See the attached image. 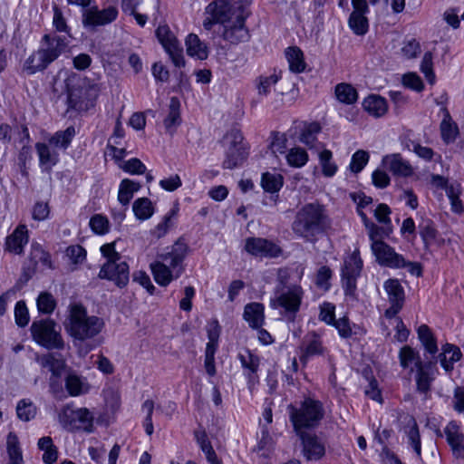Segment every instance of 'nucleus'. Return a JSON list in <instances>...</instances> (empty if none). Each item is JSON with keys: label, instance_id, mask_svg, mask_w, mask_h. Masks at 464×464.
<instances>
[{"label": "nucleus", "instance_id": "f257e3e1", "mask_svg": "<svg viewBox=\"0 0 464 464\" xmlns=\"http://www.w3.org/2000/svg\"><path fill=\"white\" fill-rule=\"evenodd\" d=\"M327 227V215L323 206L317 203L303 206L292 223L293 232L307 242H315L317 236L323 234Z\"/></svg>", "mask_w": 464, "mask_h": 464}, {"label": "nucleus", "instance_id": "f03ea898", "mask_svg": "<svg viewBox=\"0 0 464 464\" xmlns=\"http://www.w3.org/2000/svg\"><path fill=\"white\" fill-rule=\"evenodd\" d=\"M188 253V246L181 240L176 241L170 250L160 254L157 260L150 264L154 280L160 286H167L183 273L182 262Z\"/></svg>", "mask_w": 464, "mask_h": 464}, {"label": "nucleus", "instance_id": "7ed1b4c3", "mask_svg": "<svg viewBox=\"0 0 464 464\" xmlns=\"http://www.w3.org/2000/svg\"><path fill=\"white\" fill-rule=\"evenodd\" d=\"M104 327L102 318L88 315L86 309L74 304L70 307V314L65 328L74 341L84 342L92 340Z\"/></svg>", "mask_w": 464, "mask_h": 464}, {"label": "nucleus", "instance_id": "20e7f679", "mask_svg": "<svg viewBox=\"0 0 464 464\" xmlns=\"http://www.w3.org/2000/svg\"><path fill=\"white\" fill-rule=\"evenodd\" d=\"M288 411L296 433L317 427L324 415L322 402L309 397L305 398L299 407L289 405Z\"/></svg>", "mask_w": 464, "mask_h": 464}, {"label": "nucleus", "instance_id": "39448f33", "mask_svg": "<svg viewBox=\"0 0 464 464\" xmlns=\"http://www.w3.org/2000/svg\"><path fill=\"white\" fill-rule=\"evenodd\" d=\"M46 47L40 48L37 52L32 53L25 61L24 70L34 74L39 71L44 70L52 62L57 59L67 46L64 37L45 34L43 38Z\"/></svg>", "mask_w": 464, "mask_h": 464}, {"label": "nucleus", "instance_id": "423d86ee", "mask_svg": "<svg viewBox=\"0 0 464 464\" xmlns=\"http://www.w3.org/2000/svg\"><path fill=\"white\" fill-rule=\"evenodd\" d=\"M55 327L54 321L51 319L34 321L31 325V334L34 341L47 349H63L64 342L60 332Z\"/></svg>", "mask_w": 464, "mask_h": 464}, {"label": "nucleus", "instance_id": "0eeeda50", "mask_svg": "<svg viewBox=\"0 0 464 464\" xmlns=\"http://www.w3.org/2000/svg\"><path fill=\"white\" fill-rule=\"evenodd\" d=\"M303 295L304 291L298 285H293L287 289L275 288L270 306L273 309L282 308L285 314L295 315L300 309Z\"/></svg>", "mask_w": 464, "mask_h": 464}, {"label": "nucleus", "instance_id": "6e6552de", "mask_svg": "<svg viewBox=\"0 0 464 464\" xmlns=\"http://www.w3.org/2000/svg\"><path fill=\"white\" fill-rule=\"evenodd\" d=\"M362 268V260L358 250H354L344 259L342 267V285L346 296L356 297V282Z\"/></svg>", "mask_w": 464, "mask_h": 464}, {"label": "nucleus", "instance_id": "1a4fd4ad", "mask_svg": "<svg viewBox=\"0 0 464 464\" xmlns=\"http://www.w3.org/2000/svg\"><path fill=\"white\" fill-rule=\"evenodd\" d=\"M60 421L72 430H82L92 432L93 428V414L87 408L74 409L71 405L63 408Z\"/></svg>", "mask_w": 464, "mask_h": 464}, {"label": "nucleus", "instance_id": "9d476101", "mask_svg": "<svg viewBox=\"0 0 464 464\" xmlns=\"http://www.w3.org/2000/svg\"><path fill=\"white\" fill-rule=\"evenodd\" d=\"M233 14L235 19L223 24L222 36L224 40L236 44L245 42L249 38L248 30L245 26V21L249 12L246 7H239Z\"/></svg>", "mask_w": 464, "mask_h": 464}, {"label": "nucleus", "instance_id": "9b49d317", "mask_svg": "<svg viewBox=\"0 0 464 464\" xmlns=\"http://www.w3.org/2000/svg\"><path fill=\"white\" fill-rule=\"evenodd\" d=\"M156 36L163 48L169 55L176 67L185 64L182 47L168 25H160L156 30Z\"/></svg>", "mask_w": 464, "mask_h": 464}, {"label": "nucleus", "instance_id": "f8f14e48", "mask_svg": "<svg viewBox=\"0 0 464 464\" xmlns=\"http://www.w3.org/2000/svg\"><path fill=\"white\" fill-rule=\"evenodd\" d=\"M229 137L231 138L230 145L222 165L224 169H232L244 162L247 156V150L243 143L242 134L238 130H232Z\"/></svg>", "mask_w": 464, "mask_h": 464}, {"label": "nucleus", "instance_id": "ddd939ff", "mask_svg": "<svg viewBox=\"0 0 464 464\" xmlns=\"http://www.w3.org/2000/svg\"><path fill=\"white\" fill-rule=\"evenodd\" d=\"M98 276L112 281L118 287L122 288L129 282V266L124 261H107L102 266Z\"/></svg>", "mask_w": 464, "mask_h": 464}, {"label": "nucleus", "instance_id": "4468645a", "mask_svg": "<svg viewBox=\"0 0 464 464\" xmlns=\"http://www.w3.org/2000/svg\"><path fill=\"white\" fill-rule=\"evenodd\" d=\"M118 16V10L114 6L99 10L96 6L84 9L82 12V24L85 28L94 29L113 22Z\"/></svg>", "mask_w": 464, "mask_h": 464}, {"label": "nucleus", "instance_id": "2eb2a0df", "mask_svg": "<svg viewBox=\"0 0 464 464\" xmlns=\"http://www.w3.org/2000/svg\"><path fill=\"white\" fill-rule=\"evenodd\" d=\"M239 7H244L242 5H230V4L225 0H217L211 2L207 6V13L209 14L213 19V23H219L225 24L231 20L235 19L233 13ZM212 21L205 22L204 26L207 29L210 28Z\"/></svg>", "mask_w": 464, "mask_h": 464}, {"label": "nucleus", "instance_id": "dca6fc26", "mask_svg": "<svg viewBox=\"0 0 464 464\" xmlns=\"http://www.w3.org/2000/svg\"><path fill=\"white\" fill-rule=\"evenodd\" d=\"M353 12L348 25L357 35H364L369 30V21L365 14L369 12L367 0H352Z\"/></svg>", "mask_w": 464, "mask_h": 464}, {"label": "nucleus", "instance_id": "f3484780", "mask_svg": "<svg viewBox=\"0 0 464 464\" xmlns=\"http://www.w3.org/2000/svg\"><path fill=\"white\" fill-rule=\"evenodd\" d=\"M377 262L383 266L391 268H402L404 257L385 242H373L371 245Z\"/></svg>", "mask_w": 464, "mask_h": 464}, {"label": "nucleus", "instance_id": "a211bd4d", "mask_svg": "<svg viewBox=\"0 0 464 464\" xmlns=\"http://www.w3.org/2000/svg\"><path fill=\"white\" fill-rule=\"evenodd\" d=\"M245 249L253 256L265 257H276L282 252L277 245L261 237H248Z\"/></svg>", "mask_w": 464, "mask_h": 464}, {"label": "nucleus", "instance_id": "6ab92c4d", "mask_svg": "<svg viewBox=\"0 0 464 464\" xmlns=\"http://www.w3.org/2000/svg\"><path fill=\"white\" fill-rule=\"evenodd\" d=\"M300 350L302 353L300 360L303 362H305L311 357L324 355L326 352L321 336L314 331L304 335Z\"/></svg>", "mask_w": 464, "mask_h": 464}, {"label": "nucleus", "instance_id": "aec40b11", "mask_svg": "<svg viewBox=\"0 0 464 464\" xmlns=\"http://www.w3.org/2000/svg\"><path fill=\"white\" fill-rule=\"evenodd\" d=\"M28 241L29 236L26 226L19 225L13 233L5 238V247L6 251L12 254L21 255Z\"/></svg>", "mask_w": 464, "mask_h": 464}, {"label": "nucleus", "instance_id": "412c9836", "mask_svg": "<svg viewBox=\"0 0 464 464\" xmlns=\"http://www.w3.org/2000/svg\"><path fill=\"white\" fill-rule=\"evenodd\" d=\"M296 434L302 440L304 455L308 460H317L324 455V447L315 435L305 431Z\"/></svg>", "mask_w": 464, "mask_h": 464}, {"label": "nucleus", "instance_id": "4be33fe9", "mask_svg": "<svg viewBox=\"0 0 464 464\" xmlns=\"http://www.w3.org/2000/svg\"><path fill=\"white\" fill-rule=\"evenodd\" d=\"M383 164L395 176L410 177L413 174V168L410 162L399 153L386 155L382 159Z\"/></svg>", "mask_w": 464, "mask_h": 464}, {"label": "nucleus", "instance_id": "5701e85b", "mask_svg": "<svg viewBox=\"0 0 464 464\" xmlns=\"http://www.w3.org/2000/svg\"><path fill=\"white\" fill-rule=\"evenodd\" d=\"M446 439L457 458H464V435L456 422H450L444 430Z\"/></svg>", "mask_w": 464, "mask_h": 464}, {"label": "nucleus", "instance_id": "b1692460", "mask_svg": "<svg viewBox=\"0 0 464 464\" xmlns=\"http://www.w3.org/2000/svg\"><path fill=\"white\" fill-rule=\"evenodd\" d=\"M437 373L436 362H425L416 371V385L420 392L427 393Z\"/></svg>", "mask_w": 464, "mask_h": 464}, {"label": "nucleus", "instance_id": "393cba45", "mask_svg": "<svg viewBox=\"0 0 464 464\" xmlns=\"http://www.w3.org/2000/svg\"><path fill=\"white\" fill-rule=\"evenodd\" d=\"M52 146L43 142L35 144V150L39 157V164L43 171L51 172L52 168L59 161V154L51 149Z\"/></svg>", "mask_w": 464, "mask_h": 464}, {"label": "nucleus", "instance_id": "a878e982", "mask_svg": "<svg viewBox=\"0 0 464 464\" xmlns=\"http://www.w3.org/2000/svg\"><path fill=\"white\" fill-rule=\"evenodd\" d=\"M400 364L403 369H409L411 372L423 366L419 352L409 345L401 347L399 351Z\"/></svg>", "mask_w": 464, "mask_h": 464}, {"label": "nucleus", "instance_id": "bb28decb", "mask_svg": "<svg viewBox=\"0 0 464 464\" xmlns=\"http://www.w3.org/2000/svg\"><path fill=\"white\" fill-rule=\"evenodd\" d=\"M439 354L440 363L446 372H450L454 363L461 359L462 353L458 346L451 343L444 344Z\"/></svg>", "mask_w": 464, "mask_h": 464}, {"label": "nucleus", "instance_id": "cd10ccee", "mask_svg": "<svg viewBox=\"0 0 464 464\" xmlns=\"http://www.w3.org/2000/svg\"><path fill=\"white\" fill-rule=\"evenodd\" d=\"M244 319L252 328H260L264 324V305L260 303H250L245 306Z\"/></svg>", "mask_w": 464, "mask_h": 464}, {"label": "nucleus", "instance_id": "c85d7f7f", "mask_svg": "<svg viewBox=\"0 0 464 464\" xmlns=\"http://www.w3.org/2000/svg\"><path fill=\"white\" fill-rule=\"evenodd\" d=\"M363 109L372 116L380 118L383 116L388 110L387 102L379 95H370L362 102Z\"/></svg>", "mask_w": 464, "mask_h": 464}, {"label": "nucleus", "instance_id": "c756f323", "mask_svg": "<svg viewBox=\"0 0 464 464\" xmlns=\"http://www.w3.org/2000/svg\"><path fill=\"white\" fill-rule=\"evenodd\" d=\"M140 184L129 179L121 181L118 192V200L123 206L127 207L132 199L134 193L140 188Z\"/></svg>", "mask_w": 464, "mask_h": 464}, {"label": "nucleus", "instance_id": "7c9ffc66", "mask_svg": "<svg viewBox=\"0 0 464 464\" xmlns=\"http://www.w3.org/2000/svg\"><path fill=\"white\" fill-rule=\"evenodd\" d=\"M238 360L246 372L248 382H253L254 374L256 373L259 367V358L249 350H245L238 353Z\"/></svg>", "mask_w": 464, "mask_h": 464}, {"label": "nucleus", "instance_id": "2f4dec72", "mask_svg": "<svg viewBox=\"0 0 464 464\" xmlns=\"http://www.w3.org/2000/svg\"><path fill=\"white\" fill-rule=\"evenodd\" d=\"M75 136V129L72 126H69L64 130H59L55 132L49 140V145L57 148L66 150L72 142V140Z\"/></svg>", "mask_w": 464, "mask_h": 464}, {"label": "nucleus", "instance_id": "473e14b6", "mask_svg": "<svg viewBox=\"0 0 464 464\" xmlns=\"http://www.w3.org/2000/svg\"><path fill=\"white\" fill-rule=\"evenodd\" d=\"M187 53L189 56L197 57L199 60H205L208 57L206 45L201 43L198 36L194 34L188 35L186 39Z\"/></svg>", "mask_w": 464, "mask_h": 464}, {"label": "nucleus", "instance_id": "72a5a7b5", "mask_svg": "<svg viewBox=\"0 0 464 464\" xmlns=\"http://www.w3.org/2000/svg\"><path fill=\"white\" fill-rule=\"evenodd\" d=\"M38 449L44 451L43 461L45 464H53L58 458V450L49 436L42 437L37 443Z\"/></svg>", "mask_w": 464, "mask_h": 464}, {"label": "nucleus", "instance_id": "f704fd0d", "mask_svg": "<svg viewBox=\"0 0 464 464\" xmlns=\"http://www.w3.org/2000/svg\"><path fill=\"white\" fill-rule=\"evenodd\" d=\"M6 447L9 460L7 464H24L23 454L17 436L9 432L6 439Z\"/></svg>", "mask_w": 464, "mask_h": 464}, {"label": "nucleus", "instance_id": "c9c22d12", "mask_svg": "<svg viewBox=\"0 0 464 464\" xmlns=\"http://www.w3.org/2000/svg\"><path fill=\"white\" fill-rule=\"evenodd\" d=\"M169 111L164 120V126L170 134L174 132L177 126L180 124L179 102L176 97H172L169 102Z\"/></svg>", "mask_w": 464, "mask_h": 464}, {"label": "nucleus", "instance_id": "e433bc0d", "mask_svg": "<svg viewBox=\"0 0 464 464\" xmlns=\"http://www.w3.org/2000/svg\"><path fill=\"white\" fill-rule=\"evenodd\" d=\"M285 57L289 63V69L294 72H302L305 69L304 54L298 47H289L285 50Z\"/></svg>", "mask_w": 464, "mask_h": 464}, {"label": "nucleus", "instance_id": "4c0bfd02", "mask_svg": "<svg viewBox=\"0 0 464 464\" xmlns=\"http://www.w3.org/2000/svg\"><path fill=\"white\" fill-rule=\"evenodd\" d=\"M132 211L137 219L144 221L154 214V208L148 198H140L133 202Z\"/></svg>", "mask_w": 464, "mask_h": 464}, {"label": "nucleus", "instance_id": "58836bf2", "mask_svg": "<svg viewBox=\"0 0 464 464\" xmlns=\"http://www.w3.org/2000/svg\"><path fill=\"white\" fill-rule=\"evenodd\" d=\"M418 336L427 353L435 355L438 352L437 341L430 327L422 324L418 328Z\"/></svg>", "mask_w": 464, "mask_h": 464}, {"label": "nucleus", "instance_id": "ea45409f", "mask_svg": "<svg viewBox=\"0 0 464 464\" xmlns=\"http://www.w3.org/2000/svg\"><path fill=\"white\" fill-rule=\"evenodd\" d=\"M384 290L387 293L390 303H398L403 304L404 291L397 279H388L384 282Z\"/></svg>", "mask_w": 464, "mask_h": 464}, {"label": "nucleus", "instance_id": "a19ab883", "mask_svg": "<svg viewBox=\"0 0 464 464\" xmlns=\"http://www.w3.org/2000/svg\"><path fill=\"white\" fill-rule=\"evenodd\" d=\"M335 96L336 99L345 104H353L358 99V93L351 84L342 82L335 86Z\"/></svg>", "mask_w": 464, "mask_h": 464}, {"label": "nucleus", "instance_id": "79ce46f5", "mask_svg": "<svg viewBox=\"0 0 464 464\" xmlns=\"http://www.w3.org/2000/svg\"><path fill=\"white\" fill-rule=\"evenodd\" d=\"M65 387L71 396H79L87 392L88 385L79 376L69 374L65 379Z\"/></svg>", "mask_w": 464, "mask_h": 464}, {"label": "nucleus", "instance_id": "37998d69", "mask_svg": "<svg viewBox=\"0 0 464 464\" xmlns=\"http://www.w3.org/2000/svg\"><path fill=\"white\" fill-rule=\"evenodd\" d=\"M407 428L406 433L409 442L416 454L420 457L421 453L420 438L417 422L413 418L409 419Z\"/></svg>", "mask_w": 464, "mask_h": 464}, {"label": "nucleus", "instance_id": "c03bdc74", "mask_svg": "<svg viewBox=\"0 0 464 464\" xmlns=\"http://www.w3.org/2000/svg\"><path fill=\"white\" fill-rule=\"evenodd\" d=\"M321 131V126L317 122H312L304 127L303 130L300 141L305 144L310 149L315 146L317 140L316 135Z\"/></svg>", "mask_w": 464, "mask_h": 464}, {"label": "nucleus", "instance_id": "a18cd8bd", "mask_svg": "<svg viewBox=\"0 0 464 464\" xmlns=\"http://www.w3.org/2000/svg\"><path fill=\"white\" fill-rule=\"evenodd\" d=\"M16 414L21 420L29 421L35 417L36 407L30 400L23 399L17 403Z\"/></svg>", "mask_w": 464, "mask_h": 464}, {"label": "nucleus", "instance_id": "49530a36", "mask_svg": "<svg viewBox=\"0 0 464 464\" xmlns=\"http://www.w3.org/2000/svg\"><path fill=\"white\" fill-rule=\"evenodd\" d=\"M319 160L322 167V172L325 177H333L337 169V165L333 161V153L329 150H324L319 154Z\"/></svg>", "mask_w": 464, "mask_h": 464}, {"label": "nucleus", "instance_id": "de8ad7c7", "mask_svg": "<svg viewBox=\"0 0 464 464\" xmlns=\"http://www.w3.org/2000/svg\"><path fill=\"white\" fill-rule=\"evenodd\" d=\"M261 185L266 191L275 193L282 188L283 178L279 174L266 172L262 175Z\"/></svg>", "mask_w": 464, "mask_h": 464}, {"label": "nucleus", "instance_id": "09e8293b", "mask_svg": "<svg viewBox=\"0 0 464 464\" xmlns=\"http://www.w3.org/2000/svg\"><path fill=\"white\" fill-rule=\"evenodd\" d=\"M30 258L35 264L42 263L47 267L52 266L51 256L47 253L43 246L36 242H33L31 245Z\"/></svg>", "mask_w": 464, "mask_h": 464}, {"label": "nucleus", "instance_id": "8fccbe9b", "mask_svg": "<svg viewBox=\"0 0 464 464\" xmlns=\"http://www.w3.org/2000/svg\"><path fill=\"white\" fill-rule=\"evenodd\" d=\"M287 163L294 168H301L308 161V154L302 148H293L286 154Z\"/></svg>", "mask_w": 464, "mask_h": 464}, {"label": "nucleus", "instance_id": "3c124183", "mask_svg": "<svg viewBox=\"0 0 464 464\" xmlns=\"http://www.w3.org/2000/svg\"><path fill=\"white\" fill-rule=\"evenodd\" d=\"M279 80V77L273 73L269 76H259L256 80V89L259 96H267Z\"/></svg>", "mask_w": 464, "mask_h": 464}, {"label": "nucleus", "instance_id": "603ef678", "mask_svg": "<svg viewBox=\"0 0 464 464\" xmlns=\"http://www.w3.org/2000/svg\"><path fill=\"white\" fill-rule=\"evenodd\" d=\"M369 153L366 150H359L355 151L351 159L349 169L352 172L357 174L361 172L369 161Z\"/></svg>", "mask_w": 464, "mask_h": 464}, {"label": "nucleus", "instance_id": "864d4df0", "mask_svg": "<svg viewBox=\"0 0 464 464\" xmlns=\"http://www.w3.org/2000/svg\"><path fill=\"white\" fill-rule=\"evenodd\" d=\"M440 133L442 140L446 143L453 142L457 137V127L451 123L450 116L449 113L446 114L445 118L440 123Z\"/></svg>", "mask_w": 464, "mask_h": 464}, {"label": "nucleus", "instance_id": "5fc2aeb1", "mask_svg": "<svg viewBox=\"0 0 464 464\" xmlns=\"http://www.w3.org/2000/svg\"><path fill=\"white\" fill-rule=\"evenodd\" d=\"M41 363L44 367L49 369L54 376H59L65 367L63 360L55 358L53 354H48L41 359Z\"/></svg>", "mask_w": 464, "mask_h": 464}, {"label": "nucleus", "instance_id": "6e6d98bb", "mask_svg": "<svg viewBox=\"0 0 464 464\" xmlns=\"http://www.w3.org/2000/svg\"><path fill=\"white\" fill-rule=\"evenodd\" d=\"M433 55L431 52H426L420 63V71L424 74L427 81L432 84L435 82V74L433 72Z\"/></svg>", "mask_w": 464, "mask_h": 464}, {"label": "nucleus", "instance_id": "4d7b16f0", "mask_svg": "<svg viewBox=\"0 0 464 464\" xmlns=\"http://www.w3.org/2000/svg\"><path fill=\"white\" fill-rule=\"evenodd\" d=\"M401 51L405 58L413 59L420 53V44L416 39L411 38L403 42Z\"/></svg>", "mask_w": 464, "mask_h": 464}, {"label": "nucleus", "instance_id": "13d9d810", "mask_svg": "<svg viewBox=\"0 0 464 464\" xmlns=\"http://www.w3.org/2000/svg\"><path fill=\"white\" fill-rule=\"evenodd\" d=\"M90 227L94 233L103 235L109 231V220L106 217L96 214L92 217Z\"/></svg>", "mask_w": 464, "mask_h": 464}, {"label": "nucleus", "instance_id": "bf43d9fd", "mask_svg": "<svg viewBox=\"0 0 464 464\" xmlns=\"http://www.w3.org/2000/svg\"><path fill=\"white\" fill-rule=\"evenodd\" d=\"M37 307L40 313L51 314L55 307V301L51 294L42 293L37 298Z\"/></svg>", "mask_w": 464, "mask_h": 464}, {"label": "nucleus", "instance_id": "052dcab7", "mask_svg": "<svg viewBox=\"0 0 464 464\" xmlns=\"http://www.w3.org/2000/svg\"><path fill=\"white\" fill-rule=\"evenodd\" d=\"M15 323L20 327H24L29 323V313L24 301H19L14 307Z\"/></svg>", "mask_w": 464, "mask_h": 464}, {"label": "nucleus", "instance_id": "680f3d73", "mask_svg": "<svg viewBox=\"0 0 464 464\" xmlns=\"http://www.w3.org/2000/svg\"><path fill=\"white\" fill-rule=\"evenodd\" d=\"M420 235L425 245L431 243L437 235V231L431 221L427 220L419 225Z\"/></svg>", "mask_w": 464, "mask_h": 464}, {"label": "nucleus", "instance_id": "e2e57ef3", "mask_svg": "<svg viewBox=\"0 0 464 464\" xmlns=\"http://www.w3.org/2000/svg\"><path fill=\"white\" fill-rule=\"evenodd\" d=\"M406 147L416 153L420 158L425 160H430L433 158L434 152L432 149L424 147L413 140H409L406 143Z\"/></svg>", "mask_w": 464, "mask_h": 464}, {"label": "nucleus", "instance_id": "0e129e2a", "mask_svg": "<svg viewBox=\"0 0 464 464\" xmlns=\"http://www.w3.org/2000/svg\"><path fill=\"white\" fill-rule=\"evenodd\" d=\"M121 169L132 175H140L145 173L146 166L137 158H132L123 163Z\"/></svg>", "mask_w": 464, "mask_h": 464}, {"label": "nucleus", "instance_id": "69168bd1", "mask_svg": "<svg viewBox=\"0 0 464 464\" xmlns=\"http://www.w3.org/2000/svg\"><path fill=\"white\" fill-rule=\"evenodd\" d=\"M335 306L331 303H324L320 306L319 319L328 325H332L335 319Z\"/></svg>", "mask_w": 464, "mask_h": 464}, {"label": "nucleus", "instance_id": "338daca9", "mask_svg": "<svg viewBox=\"0 0 464 464\" xmlns=\"http://www.w3.org/2000/svg\"><path fill=\"white\" fill-rule=\"evenodd\" d=\"M66 255L73 264H81L86 258L85 249L79 245L68 246Z\"/></svg>", "mask_w": 464, "mask_h": 464}, {"label": "nucleus", "instance_id": "774afa93", "mask_svg": "<svg viewBox=\"0 0 464 464\" xmlns=\"http://www.w3.org/2000/svg\"><path fill=\"white\" fill-rule=\"evenodd\" d=\"M287 139L285 134L276 133L273 135L270 149L273 154H284L286 150Z\"/></svg>", "mask_w": 464, "mask_h": 464}]
</instances>
